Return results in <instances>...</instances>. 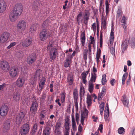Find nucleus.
I'll use <instances>...</instances> for the list:
<instances>
[{
	"label": "nucleus",
	"mask_w": 135,
	"mask_h": 135,
	"mask_svg": "<svg viewBox=\"0 0 135 135\" xmlns=\"http://www.w3.org/2000/svg\"><path fill=\"white\" fill-rule=\"evenodd\" d=\"M27 22L26 21L21 20L18 21L17 24L16 28L17 31L22 33L25 30L27 27Z\"/></svg>",
	"instance_id": "nucleus-1"
},
{
	"label": "nucleus",
	"mask_w": 135,
	"mask_h": 135,
	"mask_svg": "<svg viewBox=\"0 0 135 135\" xmlns=\"http://www.w3.org/2000/svg\"><path fill=\"white\" fill-rule=\"evenodd\" d=\"M47 49L50 52V56L51 59L54 60L56 58L57 51L56 48L53 46V44L50 42L47 47Z\"/></svg>",
	"instance_id": "nucleus-2"
},
{
	"label": "nucleus",
	"mask_w": 135,
	"mask_h": 135,
	"mask_svg": "<svg viewBox=\"0 0 135 135\" xmlns=\"http://www.w3.org/2000/svg\"><path fill=\"white\" fill-rule=\"evenodd\" d=\"M51 35V33L49 31L46 30H43L40 33V40L44 41Z\"/></svg>",
	"instance_id": "nucleus-3"
},
{
	"label": "nucleus",
	"mask_w": 135,
	"mask_h": 135,
	"mask_svg": "<svg viewBox=\"0 0 135 135\" xmlns=\"http://www.w3.org/2000/svg\"><path fill=\"white\" fill-rule=\"evenodd\" d=\"M23 11V6L20 3L16 4L15 6L13 12L17 15H20Z\"/></svg>",
	"instance_id": "nucleus-4"
},
{
	"label": "nucleus",
	"mask_w": 135,
	"mask_h": 135,
	"mask_svg": "<svg viewBox=\"0 0 135 135\" xmlns=\"http://www.w3.org/2000/svg\"><path fill=\"white\" fill-rule=\"evenodd\" d=\"M30 129L29 125L28 124H25L21 127L20 132L21 135H26L29 132Z\"/></svg>",
	"instance_id": "nucleus-5"
},
{
	"label": "nucleus",
	"mask_w": 135,
	"mask_h": 135,
	"mask_svg": "<svg viewBox=\"0 0 135 135\" xmlns=\"http://www.w3.org/2000/svg\"><path fill=\"white\" fill-rule=\"evenodd\" d=\"M10 34L8 32H3L0 37V42L3 43L6 42L9 37Z\"/></svg>",
	"instance_id": "nucleus-6"
},
{
	"label": "nucleus",
	"mask_w": 135,
	"mask_h": 135,
	"mask_svg": "<svg viewBox=\"0 0 135 135\" xmlns=\"http://www.w3.org/2000/svg\"><path fill=\"white\" fill-rule=\"evenodd\" d=\"M0 66L1 69L4 71H8L10 68L8 63L6 61H1L0 62Z\"/></svg>",
	"instance_id": "nucleus-7"
},
{
	"label": "nucleus",
	"mask_w": 135,
	"mask_h": 135,
	"mask_svg": "<svg viewBox=\"0 0 135 135\" xmlns=\"http://www.w3.org/2000/svg\"><path fill=\"white\" fill-rule=\"evenodd\" d=\"M9 110L8 106L5 105H3L1 108L0 114L2 117L6 116Z\"/></svg>",
	"instance_id": "nucleus-8"
},
{
	"label": "nucleus",
	"mask_w": 135,
	"mask_h": 135,
	"mask_svg": "<svg viewBox=\"0 0 135 135\" xmlns=\"http://www.w3.org/2000/svg\"><path fill=\"white\" fill-rule=\"evenodd\" d=\"M37 107L38 103L36 100L32 103L30 108V111L34 115H35L36 113Z\"/></svg>",
	"instance_id": "nucleus-9"
},
{
	"label": "nucleus",
	"mask_w": 135,
	"mask_h": 135,
	"mask_svg": "<svg viewBox=\"0 0 135 135\" xmlns=\"http://www.w3.org/2000/svg\"><path fill=\"white\" fill-rule=\"evenodd\" d=\"M25 82V80L24 77H19L16 81V85L18 87H21L23 86Z\"/></svg>",
	"instance_id": "nucleus-10"
},
{
	"label": "nucleus",
	"mask_w": 135,
	"mask_h": 135,
	"mask_svg": "<svg viewBox=\"0 0 135 135\" xmlns=\"http://www.w3.org/2000/svg\"><path fill=\"white\" fill-rule=\"evenodd\" d=\"M19 70L18 68H11L9 71L10 76L12 78L15 77L18 74Z\"/></svg>",
	"instance_id": "nucleus-11"
},
{
	"label": "nucleus",
	"mask_w": 135,
	"mask_h": 135,
	"mask_svg": "<svg viewBox=\"0 0 135 135\" xmlns=\"http://www.w3.org/2000/svg\"><path fill=\"white\" fill-rule=\"evenodd\" d=\"M36 54H32L30 55L27 59L28 63L30 65L33 63L36 60Z\"/></svg>",
	"instance_id": "nucleus-12"
},
{
	"label": "nucleus",
	"mask_w": 135,
	"mask_h": 135,
	"mask_svg": "<svg viewBox=\"0 0 135 135\" xmlns=\"http://www.w3.org/2000/svg\"><path fill=\"white\" fill-rule=\"evenodd\" d=\"M7 5L3 0H0V13L4 12L6 10Z\"/></svg>",
	"instance_id": "nucleus-13"
},
{
	"label": "nucleus",
	"mask_w": 135,
	"mask_h": 135,
	"mask_svg": "<svg viewBox=\"0 0 135 135\" xmlns=\"http://www.w3.org/2000/svg\"><path fill=\"white\" fill-rule=\"evenodd\" d=\"M32 41V38L30 37H28L23 41L22 46L25 47L29 46L31 44Z\"/></svg>",
	"instance_id": "nucleus-14"
},
{
	"label": "nucleus",
	"mask_w": 135,
	"mask_h": 135,
	"mask_svg": "<svg viewBox=\"0 0 135 135\" xmlns=\"http://www.w3.org/2000/svg\"><path fill=\"white\" fill-rule=\"evenodd\" d=\"M41 2L40 0L35 1L32 4V8L33 10L37 11L39 9Z\"/></svg>",
	"instance_id": "nucleus-15"
},
{
	"label": "nucleus",
	"mask_w": 135,
	"mask_h": 135,
	"mask_svg": "<svg viewBox=\"0 0 135 135\" xmlns=\"http://www.w3.org/2000/svg\"><path fill=\"white\" fill-rule=\"evenodd\" d=\"M25 113L23 112L20 113L17 116L16 122V124H20L21 123L22 119H23L25 116Z\"/></svg>",
	"instance_id": "nucleus-16"
},
{
	"label": "nucleus",
	"mask_w": 135,
	"mask_h": 135,
	"mask_svg": "<svg viewBox=\"0 0 135 135\" xmlns=\"http://www.w3.org/2000/svg\"><path fill=\"white\" fill-rule=\"evenodd\" d=\"M88 110L86 109H85L83 112L81 114V122L83 125V124L84 120L88 117Z\"/></svg>",
	"instance_id": "nucleus-17"
},
{
	"label": "nucleus",
	"mask_w": 135,
	"mask_h": 135,
	"mask_svg": "<svg viewBox=\"0 0 135 135\" xmlns=\"http://www.w3.org/2000/svg\"><path fill=\"white\" fill-rule=\"evenodd\" d=\"M19 15L16 14L13 12H11L9 14V17L10 21L12 22H14L17 19Z\"/></svg>",
	"instance_id": "nucleus-18"
},
{
	"label": "nucleus",
	"mask_w": 135,
	"mask_h": 135,
	"mask_svg": "<svg viewBox=\"0 0 135 135\" xmlns=\"http://www.w3.org/2000/svg\"><path fill=\"white\" fill-rule=\"evenodd\" d=\"M10 121L9 120H7L6 121L4 124L3 130L4 132H7L9 129L10 127Z\"/></svg>",
	"instance_id": "nucleus-19"
},
{
	"label": "nucleus",
	"mask_w": 135,
	"mask_h": 135,
	"mask_svg": "<svg viewBox=\"0 0 135 135\" xmlns=\"http://www.w3.org/2000/svg\"><path fill=\"white\" fill-rule=\"evenodd\" d=\"M121 101L124 106L127 107H129V100L126 95H124L122 96Z\"/></svg>",
	"instance_id": "nucleus-20"
},
{
	"label": "nucleus",
	"mask_w": 135,
	"mask_h": 135,
	"mask_svg": "<svg viewBox=\"0 0 135 135\" xmlns=\"http://www.w3.org/2000/svg\"><path fill=\"white\" fill-rule=\"evenodd\" d=\"M70 54V55L68 56L64 64V66L66 67L69 66L71 63V58L70 55L71 54Z\"/></svg>",
	"instance_id": "nucleus-21"
},
{
	"label": "nucleus",
	"mask_w": 135,
	"mask_h": 135,
	"mask_svg": "<svg viewBox=\"0 0 135 135\" xmlns=\"http://www.w3.org/2000/svg\"><path fill=\"white\" fill-rule=\"evenodd\" d=\"M114 28H112L111 30V32L110 33V36L109 41L110 44H112L113 43L114 39Z\"/></svg>",
	"instance_id": "nucleus-22"
},
{
	"label": "nucleus",
	"mask_w": 135,
	"mask_h": 135,
	"mask_svg": "<svg viewBox=\"0 0 135 135\" xmlns=\"http://www.w3.org/2000/svg\"><path fill=\"white\" fill-rule=\"evenodd\" d=\"M89 71L83 73L81 74L82 79L83 82L86 84V77L89 72Z\"/></svg>",
	"instance_id": "nucleus-23"
},
{
	"label": "nucleus",
	"mask_w": 135,
	"mask_h": 135,
	"mask_svg": "<svg viewBox=\"0 0 135 135\" xmlns=\"http://www.w3.org/2000/svg\"><path fill=\"white\" fill-rule=\"evenodd\" d=\"M46 81V79L44 78H42L41 79L39 83V88L40 90H42L44 85H45Z\"/></svg>",
	"instance_id": "nucleus-24"
},
{
	"label": "nucleus",
	"mask_w": 135,
	"mask_h": 135,
	"mask_svg": "<svg viewBox=\"0 0 135 135\" xmlns=\"http://www.w3.org/2000/svg\"><path fill=\"white\" fill-rule=\"evenodd\" d=\"M74 79L72 75L69 74L67 77V82L70 85H72L73 83Z\"/></svg>",
	"instance_id": "nucleus-25"
},
{
	"label": "nucleus",
	"mask_w": 135,
	"mask_h": 135,
	"mask_svg": "<svg viewBox=\"0 0 135 135\" xmlns=\"http://www.w3.org/2000/svg\"><path fill=\"white\" fill-rule=\"evenodd\" d=\"M107 109L106 110H105L104 113V118L105 120L106 121H107L108 120V117L109 116V110L108 107V105L106 106L105 109Z\"/></svg>",
	"instance_id": "nucleus-26"
},
{
	"label": "nucleus",
	"mask_w": 135,
	"mask_h": 135,
	"mask_svg": "<svg viewBox=\"0 0 135 135\" xmlns=\"http://www.w3.org/2000/svg\"><path fill=\"white\" fill-rule=\"evenodd\" d=\"M128 43V39H126L123 41L122 45V49L123 50H125L126 49Z\"/></svg>",
	"instance_id": "nucleus-27"
},
{
	"label": "nucleus",
	"mask_w": 135,
	"mask_h": 135,
	"mask_svg": "<svg viewBox=\"0 0 135 135\" xmlns=\"http://www.w3.org/2000/svg\"><path fill=\"white\" fill-rule=\"evenodd\" d=\"M13 99L16 101H18L20 99V94L18 92H16L13 94Z\"/></svg>",
	"instance_id": "nucleus-28"
},
{
	"label": "nucleus",
	"mask_w": 135,
	"mask_h": 135,
	"mask_svg": "<svg viewBox=\"0 0 135 135\" xmlns=\"http://www.w3.org/2000/svg\"><path fill=\"white\" fill-rule=\"evenodd\" d=\"M80 40L82 44V46H84L85 43V36L84 32H83L81 33Z\"/></svg>",
	"instance_id": "nucleus-29"
},
{
	"label": "nucleus",
	"mask_w": 135,
	"mask_h": 135,
	"mask_svg": "<svg viewBox=\"0 0 135 135\" xmlns=\"http://www.w3.org/2000/svg\"><path fill=\"white\" fill-rule=\"evenodd\" d=\"M92 103L91 97L89 94H87L86 98V103L88 106L91 105Z\"/></svg>",
	"instance_id": "nucleus-30"
},
{
	"label": "nucleus",
	"mask_w": 135,
	"mask_h": 135,
	"mask_svg": "<svg viewBox=\"0 0 135 135\" xmlns=\"http://www.w3.org/2000/svg\"><path fill=\"white\" fill-rule=\"evenodd\" d=\"M129 41L131 47L133 48H134L135 47V38L133 37L130 38Z\"/></svg>",
	"instance_id": "nucleus-31"
},
{
	"label": "nucleus",
	"mask_w": 135,
	"mask_h": 135,
	"mask_svg": "<svg viewBox=\"0 0 135 135\" xmlns=\"http://www.w3.org/2000/svg\"><path fill=\"white\" fill-rule=\"evenodd\" d=\"M72 118V128L74 130H75L76 129V124L75 121L74 117L73 115H71Z\"/></svg>",
	"instance_id": "nucleus-32"
},
{
	"label": "nucleus",
	"mask_w": 135,
	"mask_h": 135,
	"mask_svg": "<svg viewBox=\"0 0 135 135\" xmlns=\"http://www.w3.org/2000/svg\"><path fill=\"white\" fill-rule=\"evenodd\" d=\"M85 94L84 89L81 84L80 85V94L81 97H83Z\"/></svg>",
	"instance_id": "nucleus-33"
},
{
	"label": "nucleus",
	"mask_w": 135,
	"mask_h": 135,
	"mask_svg": "<svg viewBox=\"0 0 135 135\" xmlns=\"http://www.w3.org/2000/svg\"><path fill=\"white\" fill-rule=\"evenodd\" d=\"M36 80V78L35 76H33V77L31 78L30 80L29 83L31 85H34L35 84Z\"/></svg>",
	"instance_id": "nucleus-34"
},
{
	"label": "nucleus",
	"mask_w": 135,
	"mask_h": 135,
	"mask_svg": "<svg viewBox=\"0 0 135 135\" xmlns=\"http://www.w3.org/2000/svg\"><path fill=\"white\" fill-rule=\"evenodd\" d=\"M97 78V74L96 73H93L91 74V78L90 82H95Z\"/></svg>",
	"instance_id": "nucleus-35"
},
{
	"label": "nucleus",
	"mask_w": 135,
	"mask_h": 135,
	"mask_svg": "<svg viewBox=\"0 0 135 135\" xmlns=\"http://www.w3.org/2000/svg\"><path fill=\"white\" fill-rule=\"evenodd\" d=\"M104 103H102L100 104L99 106L100 114L101 115H102L103 114V112L104 109Z\"/></svg>",
	"instance_id": "nucleus-36"
},
{
	"label": "nucleus",
	"mask_w": 135,
	"mask_h": 135,
	"mask_svg": "<svg viewBox=\"0 0 135 135\" xmlns=\"http://www.w3.org/2000/svg\"><path fill=\"white\" fill-rule=\"evenodd\" d=\"M94 84L92 82H90L89 85V90L90 93H92L93 90Z\"/></svg>",
	"instance_id": "nucleus-37"
},
{
	"label": "nucleus",
	"mask_w": 135,
	"mask_h": 135,
	"mask_svg": "<svg viewBox=\"0 0 135 135\" xmlns=\"http://www.w3.org/2000/svg\"><path fill=\"white\" fill-rule=\"evenodd\" d=\"M51 128L48 127H46L44 129L43 133L50 135Z\"/></svg>",
	"instance_id": "nucleus-38"
},
{
	"label": "nucleus",
	"mask_w": 135,
	"mask_h": 135,
	"mask_svg": "<svg viewBox=\"0 0 135 135\" xmlns=\"http://www.w3.org/2000/svg\"><path fill=\"white\" fill-rule=\"evenodd\" d=\"M38 25L37 24H35L32 25L30 28V30L32 31H35L37 29Z\"/></svg>",
	"instance_id": "nucleus-39"
},
{
	"label": "nucleus",
	"mask_w": 135,
	"mask_h": 135,
	"mask_svg": "<svg viewBox=\"0 0 135 135\" xmlns=\"http://www.w3.org/2000/svg\"><path fill=\"white\" fill-rule=\"evenodd\" d=\"M118 132L119 134H123L125 133V129L123 127H120L118 129Z\"/></svg>",
	"instance_id": "nucleus-40"
},
{
	"label": "nucleus",
	"mask_w": 135,
	"mask_h": 135,
	"mask_svg": "<svg viewBox=\"0 0 135 135\" xmlns=\"http://www.w3.org/2000/svg\"><path fill=\"white\" fill-rule=\"evenodd\" d=\"M106 5V13L107 16V15L109 12V4L107 0L105 2Z\"/></svg>",
	"instance_id": "nucleus-41"
},
{
	"label": "nucleus",
	"mask_w": 135,
	"mask_h": 135,
	"mask_svg": "<svg viewBox=\"0 0 135 135\" xmlns=\"http://www.w3.org/2000/svg\"><path fill=\"white\" fill-rule=\"evenodd\" d=\"M73 95H74V97L75 100H77L78 98V92L77 89H75L74 90Z\"/></svg>",
	"instance_id": "nucleus-42"
},
{
	"label": "nucleus",
	"mask_w": 135,
	"mask_h": 135,
	"mask_svg": "<svg viewBox=\"0 0 135 135\" xmlns=\"http://www.w3.org/2000/svg\"><path fill=\"white\" fill-rule=\"evenodd\" d=\"M105 94V92L104 91L102 90L101 92L99 93L98 95V99L99 100H101V98L103 97Z\"/></svg>",
	"instance_id": "nucleus-43"
},
{
	"label": "nucleus",
	"mask_w": 135,
	"mask_h": 135,
	"mask_svg": "<svg viewBox=\"0 0 135 135\" xmlns=\"http://www.w3.org/2000/svg\"><path fill=\"white\" fill-rule=\"evenodd\" d=\"M127 73H125L124 74L122 78V84L124 85L125 84V80L127 78Z\"/></svg>",
	"instance_id": "nucleus-44"
},
{
	"label": "nucleus",
	"mask_w": 135,
	"mask_h": 135,
	"mask_svg": "<svg viewBox=\"0 0 135 135\" xmlns=\"http://www.w3.org/2000/svg\"><path fill=\"white\" fill-rule=\"evenodd\" d=\"M65 92H63L61 93V100L62 103H64L65 100Z\"/></svg>",
	"instance_id": "nucleus-45"
},
{
	"label": "nucleus",
	"mask_w": 135,
	"mask_h": 135,
	"mask_svg": "<svg viewBox=\"0 0 135 135\" xmlns=\"http://www.w3.org/2000/svg\"><path fill=\"white\" fill-rule=\"evenodd\" d=\"M106 75L105 74H104L102 76V83L103 85H104L106 82L107 81L106 79Z\"/></svg>",
	"instance_id": "nucleus-46"
},
{
	"label": "nucleus",
	"mask_w": 135,
	"mask_h": 135,
	"mask_svg": "<svg viewBox=\"0 0 135 135\" xmlns=\"http://www.w3.org/2000/svg\"><path fill=\"white\" fill-rule=\"evenodd\" d=\"M60 129V128L55 127V129L54 131V133L56 135H59L61 133Z\"/></svg>",
	"instance_id": "nucleus-47"
},
{
	"label": "nucleus",
	"mask_w": 135,
	"mask_h": 135,
	"mask_svg": "<svg viewBox=\"0 0 135 135\" xmlns=\"http://www.w3.org/2000/svg\"><path fill=\"white\" fill-rule=\"evenodd\" d=\"M41 72V70L40 69H38L36 71L35 75L33 76H35L36 78H37V77H38L40 76Z\"/></svg>",
	"instance_id": "nucleus-48"
},
{
	"label": "nucleus",
	"mask_w": 135,
	"mask_h": 135,
	"mask_svg": "<svg viewBox=\"0 0 135 135\" xmlns=\"http://www.w3.org/2000/svg\"><path fill=\"white\" fill-rule=\"evenodd\" d=\"M106 21H102L101 23V27L104 29H105L106 26Z\"/></svg>",
	"instance_id": "nucleus-49"
},
{
	"label": "nucleus",
	"mask_w": 135,
	"mask_h": 135,
	"mask_svg": "<svg viewBox=\"0 0 135 135\" xmlns=\"http://www.w3.org/2000/svg\"><path fill=\"white\" fill-rule=\"evenodd\" d=\"M90 41L89 42L91 43V44H93V46H94L95 43L94 37L91 36L90 37Z\"/></svg>",
	"instance_id": "nucleus-50"
},
{
	"label": "nucleus",
	"mask_w": 135,
	"mask_h": 135,
	"mask_svg": "<svg viewBox=\"0 0 135 135\" xmlns=\"http://www.w3.org/2000/svg\"><path fill=\"white\" fill-rule=\"evenodd\" d=\"M61 124V121H58L56 123L55 127L60 128Z\"/></svg>",
	"instance_id": "nucleus-51"
},
{
	"label": "nucleus",
	"mask_w": 135,
	"mask_h": 135,
	"mask_svg": "<svg viewBox=\"0 0 135 135\" xmlns=\"http://www.w3.org/2000/svg\"><path fill=\"white\" fill-rule=\"evenodd\" d=\"M122 16L121 11L120 10H118L117 12V18H120Z\"/></svg>",
	"instance_id": "nucleus-52"
},
{
	"label": "nucleus",
	"mask_w": 135,
	"mask_h": 135,
	"mask_svg": "<svg viewBox=\"0 0 135 135\" xmlns=\"http://www.w3.org/2000/svg\"><path fill=\"white\" fill-rule=\"evenodd\" d=\"M82 16V13L81 12L77 16V20L78 22H80V20L81 17Z\"/></svg>",
	"instance_id": "nucleus-53"
},
{
	"label": "nucleus",
	"mask_w": 135,
	"mask_h": 135,
	"mask_svg": "<svg viewBox=\"0 0 135 135\" xmlns=\"http://www.w3.org/2000/svg\"><path fill=\"white\" fill-rule=\"evenodd\" d=\"M16 43L14 42H12L7 47V48L8 49H9L12 47L15 46L16 44Z\"/></svg>",
	"instance_id": "nucleus-54"
},
{
	"label": "nucleus",
	"mask_w": 135,
	"mask_h": 135,
	"mask_svg": "<svg viewBox=\"0 0 135 135\" xmlns=\"http://www.w3.org/2000/svg\"><path fill=\"white\" fill-rule=\"evenodd\" d=\"M89 17L84 16V22L85 24L87 25L88 23V21L89 19Z\"/></svg>",
	"instance_id": "nucleus-55"
},
{
	"label": "nucleus",
	"mask_w": 135,
	"mask_h": 135,
	"mask_svg": "<svg viewBox=\"0 0 135 135\" xmlns=\"http://www.w3.org/2000/svg\"><path fill=\"white\" fill-rule=\"evenodd\" d=\"M87 51H85L84 52L83 54V58L84 59L85 62H86L87 59Z\"/></svg>",
	"instance_id": "nucleus-56"
},
{
	"label": "nucleus",
	"mask_w": 135,
	"mask_h": 135,
	"mask_svg": "<svg viewBox=\"0 0 135 135\" xmlns=\"http://www.w3.org/2000/svg\"><path fill=\"white\" fill-rule=\"evenodd\" d=\"M70 124H64V127L65 128V131H69Z\"/></svg>",
	"instance_id": "nucleus-57"
},
{
	"label": "nucleus",
	"mask_w": 135,
	"mask_h": 135,
	"mask_svg": "<svg viewBox=\"0 0 135 135\" xmlns=\"http://www.w3.org/2000/svg\"><path fill=\"white\" fill-rule=\"evenodd\" d=\"M107 17V15L105 16H104V13L102 15V21H106Z\"/></svg>",
	"instance_id": "nucleus-58"
},
{
	"label": "nucleus",
	"mask_w": 135,
	"mask_h": 135,
	"mask_svg": "<svg viewBox=\"0 0 135 135\" xmlns=\"http://www.w3.org/2000/svg\"><path fill=\"white\" fill-rule=\"evenodd\" d=\"M68 0L66 1L65 2V5L63 6V8L64 9H65L66 8H69V7L68 6H67L66 7V6H67V3L68 2Z\"/></svg>",
	"instance_id": "nucleus-59"
},
{
	"label": "nucleus",
	"mask_w": 135,
	"mask_h": 135,
	"mask_svg": "<svg viewBox=\"0 0 135 135\" xmlns=\"http://www.w3.org/2000/svg\"><path fill=\"white\" fill-rule=\"evenodd\" d=\"M96 23H94L92 25L91 29L93 30L94 31H95L96 30Z\"/></svg>",
	"instance_id": "nucleus-60"
},
{
	"label": "nucleus",
	"mask_w": 135,
	"mask_h": 135,
	"mask_svg": "<svg viewBox=\"0 0 135 135\" xmlns=\"http://www.w3.org/2000/svg\"><path fill=\"white\" fill-rule=\"evenodd\" d=\"M90 13L88 10H85L84 16L89 17Z\"/></svg>",
	"instance_id": "nucleus-61"
},
{
	"label": "nucleus",
	"mask_w": 135,
	"mask_h": 135,
	"mask_svg": "<svg viewBox=\"0 0 135 135\" xmlns=\"http://www.w3.org/2000/svg\"><path fill=\"white\" fill-rule=\"evenodd\" d=\"M127 20V19H126V18L124 16H123V17L121 21V22L123 24H126V23Z\"/></svg>",
	"instance_id": "nucleus-62"
},
{
	"label": "nucleus",
	"mask_w": 135,
	"mask_h": 135,
	"mask_svg": "<svg viewBox=\"0 0 135 135\" xmlns=\"http://www.w3.org/2000/svg\"><path fill=\"white\" fill-rule=\"evenodd\" d=\"M65 123L64 124H70V121L68 118H67L65 120Z\"/></svg>",
	"instance_id": "nucleus-63"
},
{
	"label": "nucleus",
	"mask_w": 135,
	"mask_h": 135,
	"mask_svg": "<svg viewBox=\"0 0 135 135\" xmlns=\"http://www.w3.org/2000/svg\"><path fill=\"white\" fill-rule=\"evenodd\" d=\"M45 110H43L41 112V113L40 114V115L41 116V118H44L45 116Z\"/></svg>",
	"instance_id": "nucleus-64"
}]
</instances>
